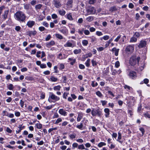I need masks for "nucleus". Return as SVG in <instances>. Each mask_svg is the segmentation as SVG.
<instances>
[{
	"label": "nucleus",
	"mask_w": 150,
	"mask_h": 150,
	"mask_svg": "<svg viewBox=\"0 0 150 150\" xmlns=\"http://www.w3.org/2000/svg\"><path fill=\"white\" fill-rule=\"evenodd\" d=\"M49 80L52 82H56L58 80V79L57 78L55 77L54 76H50Z\"/></svg>",
	"instance_id": "16"
},
{
	"label": "nucleus",
	"mask_w": 150,
	"mask_h": 150,
	"mask_svg": "<svg viewBox=\"0 0 150 150\" xmlns=\"http://www.w3.org/2000/svg\"><path fill=\"white\" fill-rule=\"evenodd\" d=\"M91 114L93 116L97 115L100 116L102 114V111L100 108H98L96 109L93 108L91 111Z\"/></svg>",
	"instance_id": "4"
},
{
	"label": "nucleus",
	"mask_w": 150,
	"mask_h": 150,
	"mask_svg": "<svg viewBox=\"0 0 150 150\" xmlns=\"http://www.w3.org/2000/svg\"><path fill=\"white\" fill-rule=\"evenodd\" d=\"M93 16H90L86 18V20L88 22H91L93 20Z\"/></svg>",
	"instance_id": "30"
},
{
	"label": "nucleus",
	"mask_w": 150,
	"mask_h": 150,
	"mask_svg": "<svg viewBox=\"0 0 150 150\" xmlns=\"http://www.w3.org/2000/svg\"><path fill=\"white\" fill-rule=\"evenodd\" d=\"M61 88V86L60 85H58L57 86H54L53 88V89L54 91H59L60 90Z\"/></svg>",
	"instance_id": "34"
},
{
	"label": "nucleus",
	"mask_w": 150,
	"mask_h": 150,
	"mask_svg": "<svg viewBox=\"0 0 150 150\" xmlns=\"http://www.w3.org/2000/svg\"><path fill=\"white\" fill-rule=\"evenodd\" d=\"M82 45L84 46H86L88 43V41L87 40H83L82 41Z\"/></svg>",
	"instance_id": "26"
},
{
	"label": "nucleus",
	"mask_w": 150,
	"mask_h": 150,
	"mask_svg": "<svg viewBox=\"0 0 150 150\" xmlns=\"http://www.w3.org/2000/svg\"><path fill=\"white\" fill-rule=\"evenodd\" d=\"M55 36L57 38L60 40H62L63 39V36L62 35H61L59 34L56 33L55 34Z\"/></svg>",
	"instance_id": "27"
},
{
	"label": "nucleus",
	"mask_w": 150,
	"mask_h": 150,
	"mask_svg": "<svg viewBox=\"0 0 150 150\" xmlns=\"http://www.w3.org/2000/svg\"><path fill=\"white\" fill-rule=\"evenodd\" d=\"M84 33L86 35H89L90 33L88 30H84Z\"/></svg>",
	"instance_id": "56"
},
{
	"label": "nucleus",
	"mask_w": 150,
	"mask_h": 150,
	"mask_svg": "<svg viewBox=\"0 0 150 150\" xmlns=\"http://www.w3.org/2000/svg\"><path fill=\"white\" fill-rule=\"evenodd\" d=\"M120 66V63L118 61H117L115 63V66L116 68Z\"/></svg>",
	"instance_id": "60"
},
{
	"label": "nucleus",
	"mask_w": 150,
	"mask_h": 150,
	"mask_svg": "<svg viewBox=\"0 0 150 150\" xmlns=\"http://www.w3.org/2000/svg\"><path fill=\"white\" fill-rule=\"evenodd\" d=\"M139 129L142 133V136H143L145 132V130L142 127H140L139 128Z\"/></svg>",
	"instance_id": "51"
},
{
	"label": "nucleus",
	"mask_w": 150,
	"mask_h": 150,
	"mask_svg": "<svg viewBox=\"0 0 150 150\" xmlns=\"http://www.w3.org/2000/svg\"><path fill=\"white\" fill-rule=\"evenodd\" d=\"M42 24L45 27H49V24L46 21L43 22Z\"/></svg>",
	"instance_id": "54"
},
{
	"label": "nucleus",
	"mask_w": 150,
	"mask_h": 150,
	"mask_svg": "<svg viewBox=\"0 0 150 150\" xmlns=\"http://www.w3.org/2000/svg\"><path fill=\"white\" fill-rule=\"evenodd\" d=\"M37 128L38 129H41L42 127V125L40 123H36L35 125Z\"/></svg>",
	"instance_id": "32"
},
{
	"label": "nucleus",
	"mask_w": 150,
	"mask_h": 150,
	"mask_svg": "<svg viewBox=\"0 0 150 150\" xmlns=\"http://www.w3.org/2000/svg\"><path fill=\"white\" fill-rule=\"evenodd\" d=\"M78 146V144L76 143H74L72 144V147L73 149L77 147Z\"/></svg>",
	"instance_id": "59"
},
{
	"label": "nucleus",
	"mask_w": 150,
	"mask_h": 150,
	"mask_svg": "<svg viewBox=\"0 0 150 150\" xmlns=\"http://www.w3.org/2000/svg\"><path fill=\"white\" fill-rule=\"evenodd\" d=\"M129 100L131 101V102H132L134 103L135 101L134 98L132 96H129Z\"/></svg>",
	"instance_id": "47"
},
{
	"label": "nucleus",
	"mask_w": 150,
	"mask_h": 150,
	"mask_svg": "<svg viewBox=\"0 0 150 150\" xmlns=\"http://www.w3.org/2000/svg\"><path fill=\"white\" fill-rule=\"evenodd\" d=\"M91 85L93 87H95L97 86L98 85V84L96 82L95 83L94 81H93L92 82Z\"/></svg>",
	"instance_id": "52"
},
{
	"label": "nucleus",
	"mask_w": 150,
	"mask_h": 150,
	"mask_svg": "<svg viewBox=\"0 0 150 150\" xmlns=\"http://www.w3.org/2000/svg\"><path fill=\"white\" fill-rule=\"evenodd\" d=\"M78 149H84L86 150H88V149H85L84 146L83 144L79 145L78 146Z\"/></svg>",
	"instance_id": "29"
},
{
	"label": "nucleus",
	"mask_w": 150,
	"mask_h": 150,
	"mask_svg": "<svg viewBox=\"0 0 150 150\" xmlns=\"http://www.w3.org/2000/svg\"><path fill=\"white\" fill-rule=\"evenodd\" d=\"M121 36V35H118L117 38L114 40V41L116 42H118L119 39L120 38Z\"/></svg>",
	"instance_id": "57"
},
{
	"label": "nucleus",
	"mask_w": 150,
	"mask_h": 150,
	"mask_svg": "<svg viewBox=\"0 0 150 150\" xmlns=\"http://www.w3.org/2000/svg\"><path fill=\"white\" fill-rule=\"evenodd\" d=\"M87 13L85 14L86 16L89 15L94 14L96 12L95 9L92 6H90L88 7L86 10Z\"/></svg>",
	"instance_id": "6"
},
{
	"label": "nucleus",
	"mask_w": 150,
	"mask_h": 150,
	"mask_svg": "<svg viewBox=\"0 0 150 150\" xmlns=\"http://www.w3.org/2000/svg\"><path fill=\"white\" fill-rule=\"evenodd\" d=\"M104 111L105 113V117H108L110 115L109 109L108 108H105L104 109Z\"/></svg>",
	"instance_id": "18"
},
{
	"label": "nucleus",
	"mask_w": 150,
	"mask_h": 150,
	"mask_svg": "<svg viewBox=\"0 0 150 150\" xmlns=\"http://www.w3.org/2000/svg\"><path fill=\"white\" fill-rule=\"evenodd\" d=\"M92 54L90 52L88 54H86L84 56V57L86 58H88V57H91L92 56Z\"/></svg>",
	"instance_id": "41"
},
{
	"label": "nucleus",
	"mask_w": 150,
	"mask_h": 150,
	"mask_svg": "<svg viewBox=\"0 0 150 150\" xmlns=\"http://www.w3.org/2000/svg\"><path fill=\"white\" fill-rule=\"evenodd\" d=\"M21 29V27L19 26H17L15 28V30L17 31H19Z\"/></svg>",
	"instance_id": "64"
},
{
	"label": "nucleus",
	"mask_w": 150,
	"mask_h": 150,
	"mask_svg": "<svg viewBox=\"0 0 150 150\" xmlns=\"http://www.w3.org/2000/svg\"><path fill=\"white\" fill-rule=\"evenodd\" d=\"M92 42H95L96 41L97 39L94 36H92L90 37Z\"/></svg>",
	"instance_id": "33"
},
{
	"label": "nucleus",
	"mask_w": 150,
	"mask_h": 150,
	"mask_svg": "<svg viewBox=\"0 0 150 150\" xmlns=\"http://www.w3.org/2000/svg\"><path fill=\"white\" fill-rule=\"evenodd\" d=\"M78 116L77 118V122H79L81 120V119L83 118V114L82 113H78Z\"/></svg>",
	"instance_id": "15"
},
{
	"label": "nucleus",
	"mask_w": 150,
	"mask_h": 150,
	"mask_svg": "<svg viewBox=\"0 0 150 150\" xmlns=\"http://www.w3.org/2000/svg\"><path fill=\"white\" fill-rule=\"evenodd\" d=\"M59 31L61 33H62L64 35H67L68 34V31L66 29H63L62 30H60Z\"/></svg>",
	"instance_id": "23"
},
{
	"label": "nucleus",
	"mask_w": 150,
	"mask_h": 150,
	"mask_svg": "<svg viewBox=\"0 0 150 150\" xmlns=\"http://www.w3.org/2000/svg\"><path fill=\"white\" fill-rule=\"evenodd\" d=\"M90 59H88L86 62H85V64L88 67H89L90 66Z\"/></svg>",
	"instance_id": "36"
},
{
	"label": "nucleus",
	"mask_w": 150,
	"mask_h": 150,
	"mask_svg": "<svg viewBox=\"0 0 150 150\" xmlns=\"http://www.w3.org/2000/svg\"><path fill=\"white\" fill-rule=\"evenodd\" d=\"M68 40L66 43L64 44V46L65 47H71L73 48L76 46V43L75 41L73 40Z\"/></svg>",
	"instance_id": "7"
},
{
	"label": "nucleus",
	"mask_w": 150,
	"mask_h": 150,
	"mask_svg": "<svg viewBox=\"0 0 150 150\" xmlns=\"http://www.w3.org/2000/svg\"><path fill=\"white\" fill-rule=\"evenodd\" d=\"M119 50V49H117L116 47H114L112 49V52L115 53V55L116 56L118 55Z\"/></svg>",
	"instance_id": "17"
},
{
	"label": "nucleus",
	"mask_w": 150,
	"mask_h": 150,
	"mask_svg": "<svg viewBox=\"0 0 150 150\" xmlns=\"http://www.w3.org/2000/svg\"><path fill=\"white\" fill-rule=\"evenodd\" d=\"M106 145V144L105 142H101L98 143V146L100 148L102 147L103 146Z\"/></svg>",
	"instance_id": "28"
},
{
	"label": "nucleus",
	"mask_w": 150,
	"mask_h": 150,
	"mask_svg": "<svg viewBox=\"0 0 150 150\" xmlns=\"http://www.w3.org/2000/svg\"><path fill=\"white\" fill-rule=\"evenodd\" d=\"M57 129V127H54L53 128H50L48 130V132L49 133H50L53 130H55Z\"/></svg>",
	"instance_id": "49"
},
{
	"label": "nucleus",
	"mask_w": 150,
	"mask_h": 150,
	"mask_svg": "<svg viewBox=\"0 0 150 150\" xmlns=\"http://www.w3.org/2000/svg\"><path fill=\"white\" fill-rule=\"evenodd\" d=\"M62 121V120L61 118H58L57 120L55 121L54 123L55 124H57L59 122H61Z\"/></svg>",
	"instance_id": "39"
},
{
	"label": "nucleus",
	"mask_w": 150,
	"mask_h": 150,
	"mask_svg": "<svg viewBox=\"0 0 150 150\" xmlns=\"http://www.w3.org/2000/svg\"><path fill=\"white\" fill-rule=\"evenodd\" d=\"M96 95L99 97H101L103 96V95L99 91H98L96 92Z\"/></svg>",
	"instance_id": "40"
},
{
	"label": "nucleus",
	"mask_w": 150,
	"mask_h": 150,
	"mask_svg": "<svg viewBox=\"0 0 150 150\" xmlns=\"http://www.w3.org/2000/svg\"><path fill=\"white\" fill-rule=\"evenodd\" d=\"M146 42L144 40H142L140 41V43L138 47L139 48L143 47L146 45Z\"/></svg>",
	"instance_id": "10"
},
{
	"label": "nucleus",
	"mask_w": 150,
	"mask_h": 150,
	"mask_svg": "<svg viewBox=\"0 0 150 150\" xmlns=\"http://www.w3.org/2000/svg\"><path fill=\"white\" fill-rule=\"evenodd\" d=\"M69 93H68L64 92L63 95V98H64L66 99L67 97V95Z\"/></svg>",
	"instance_id": "63"
},
{
	"label": "nucleus",
	"mask_w": 150,
	"mask_h": 150,
	"mask_svg": "<svg viewBox=\"0 0 150 150\" xmlns=\"http://www.w3.org/2000/svg\"><path fill=\"white\" fill-rule=\"evenodd\" d=\"M8 88L10 90H13V85L11 84H10L8 87Z\"/></svg>",
	"instance_id": "55"
},
{
	"label": "nucleus",
	"mask_w": 150,
	"mask_h": 150,
	"mask_svg": "<svg viewBox=\"0 0 150 150\" xmlns=\"http://www.w3.org/2000/svg\"><path fill=\"white\" fill-rule=\"evenodd\" d=\"M91 62L92 63V66H95L97 64V63L96 61L94 60L93 59L92 60Z\"/></svg>",
	"instance_id": "46"
},
{
	"label": "nucleus",
	"mask_w": 150,
	"mask_h": 150,
	"mask_svg": "<svg viewBox=\"0 0 150 150\" xmlns=\"http://www.w3.org/2000/svg\"><path fill=\"white\" fill-rule=\"evenodd\" d=\"M134 50V45H129L126 47L125 50V52L128 54L132 53Z\"/></svg>",
	"instance_id": "3"
},
{
	"label": "nucleus",
	"mask_w": 150,
	"mask_h": 150,
	"mask_svg": "<svg viewBox=\"0 0 150 150\" xmlns=\"http://www.w3.org/2000/svg\"><path fill=\"white\" fill-rule=\"evenodd\" d=\"M109 38V37L108 35H105L104 36L103 38H100V40H102L103 39L105 40H107Z\"/></svg>",
	"instance_id": "44"
},
{
	"label": "nucleus",
	"mask_w": 150,
	"mask_h": 150,
	"mask_svg": "<svg viewBox=\"0 0 150 150\" xmlns=\"http://www.w3.org/2000/svg\"><path fill=\"white\" fill-rule=\"evenodd\" d=\"M55 45V42L53 40H52L50 42L46 43V47L48 48H50L51 46L54 45Z\"/></svg>",
	"instance_id": "11"
},
{
	"label": "nucleus",
	"mask_w": 150,
	"mask_h": 150,
	"mask_svg": "<svg viewBox=\"0 0 150 150\" xmlns=\"http://www.w3.org/2000/svg\"><path fill=\"white\" fill-rule=\"evenodd\" d=\"M59 112L61 115L65 116L67 115V112H66L63 109H61L59 110Z\"/></svg>",
	"instance_id": "14"
},
{
	"label": "nucleus",
	"mask_w": 150,
	"mask_h": 150,
	"mask_svg": "<svg viewBox=\"0 0 150 150\" xmlns=\"http://www.w3.org/2000/svg\"><path fill=\"white\" fill-rule=\"evenodd\" d=\"M68 60L70 61H72V62H71L70 63L72 65H73L76 61V59H74L72 58H69Z\"/></svg>",
	"instance_id": "22"
},
{
	"label": "nucleus",
	"mask_w": 150,
	"mask_h": 150,
	"mask_svg": "<svg viewBox=\"0 0 150 150\" xmlns=\"http://www.w3.org/2000/svg\"><path fill=\"white\" fill-rule=\"evenodd\" d=\"M35 22L32 21H29L28 22L27 25L29 28H31L34 25Z\"/></svg>",
	"instance_id": "13"
},
{
	"label": "nucleus",
	"mask_w": 150,
	"mask_h": 150,
	"mask_svg": "<svg viewBox=\"0 0 150 150\" xmlns=\"http://www.w3.org/2000/svg\"><path fill=\"white\" fill-rule=\"evenodd\" d=\"M60 98L55 95L52 92H50L48 100L50 102H52V100L55 101H57L59 100Z\"/></svg>",
	"instance_id": "2"
},
{
	"label": "nucleus",
	"mask_w": 150,
	"mask_h": 150,
	"mask_svg": "<svg viewBox=\"0 0 150 150\" xmlns=\"http://www.w3.org/2000/svg\"><path fill=\"white\" fill-rule=\"evenodd\" d=\"M30 5L29 4H24V8L26 10L29 8Z\"/></svg>",
	"instance_id": "43"
},
{
	"label": "nucleus",
	"mask_w": 150,
	"mask_h": 150,
	"mask_svg": "<svg viewBox=\"0 0 150 150\" xmlns=\"http://www.w3.org/2000/svg\"><path fill=\"white\" fill-rule=\"evenodd\" d=\"M139 60V58H136V57L134 56L132 57L129 60V63L132 66L135 65L138 62Z\"/></svg>",
	"instance_id": "5"
},
{
	"label": "nucleus",
	"mask_w": 150,
	"mask_h": 150,
	"mask_svg": "<svg viewBox=\"0 0 150 150\" xmlns=\"http://www.w3.org/2000/svg\"><path fill=\"white\" fill-rule=\"evenodd\" d=\"M76 134H70L69 135V137L70 138V139H75L76 138Z\"/></svg>",
	"instance_id": "35"
},
{
	"label": "nucleus",
	"mask_w": 150,
	"mask_h": 150,
	"mask_svg": "<svg viewBox=\"0 0 150 150\" xmlns=\"http://www.w3.org/2000/svg\"><path fill=\"white\" fill-rule=\"evenodd\" d=\"M42 6V5L39 4L35 6V9L36 10H37L38 9H40L41 8Z\"/></svg>",
	"instance_id": "37"
},
{
	"label": "nucleus",
	"mask_w": 150,
	"mask_h": 150,
	"mask_svg": "<svg viewBox=\"0 0 150 150\" xmlns=\"http://www.w3.org/2000/svg\"><path fill=\"white\" fill-rule=\"evenodd\" d=\"M83 123L82 122H81L80 123V124L79 125H76V127L79 129H80L81 130H82L83 129Z\"/></svg>",
	"instance_id": "31"
},
{
	"label": "nucleus",
	"mask_w": 150,
	"mask_h": 150,
	"mask_svg": "<svg viewBox=\"0 0 150 150\" xmlns=\"http://www.w3.org/2000/svg\"><path fill=\"white\" fill-rule=\"evenodd\" d=\"M28 35L31 36L32 35H35L36 34V32L35 31H30L28 32Z\"/></svg>",
	"instance_id": "19"
},
{
	"label": "nucleus",
	"mask_w": 150,
	"mask_h": 150,
	"mask_svg": "<svg viewBox=\"0 0 150 150\" xmlns=\"http://www.w3.org/2000/svg\"><path fill=\"white\" fill-rule=\"evenodd\" d=\"M81 52V49H75L73 51L74 53L75 54H80Z\"/></svg>",
	"instance_id": "24"
},
{
	"label": "nucleus",
	"mask_w": 150,
	"mask_h": 150,
	"mask_svg": "<svg viewBox=\"0 0 150 150\" xmlns=\"http://www.w3.org/2000/svg\"><path fill=\"white\" fill-rule=\"evenodd\" d=\"M3 115V116H8L9 113L6 110H4L2 112Z\"/></svg>",
	"instance_id": "42"
},
{
	"label": "nucleus",
	"mask_w": 150,
	"mask_h": 150,
	"mask_svg": "<svg viewBox=\"0 0 150 150\" xmlns=\"http://www.w3.org/2000/svg\"><path fill=\"white\" fill-rule=\"evenodd\" d=\"M79 67L80 69H84L85 68V67L84 65L81 64H79Z\"/></svg>",
	"instance_id": "61"
},
{
	"label": "nucleus",
	"mask_w": 150,
	"mask_h": 150,
	"mask_svg": "<svg viewBox=\"0 0 150 150\" xmlns=\"http://www.w3.org/2000/svg\"><path fill=\"white\" fill-rule=\"evenodd\" d=\"M14 16L16 20L22 22L25 21L26 18L25 14L21 11H18L16 12L14 14Z\"/></svg>",
	"instance_id": "1"
},
{
	"label": "nucleus",
	"mask_w": 150,
	"mask_h": 150,
	"mask_svg": "<svg viewBox=\"0 0 150 150\" xmlns=\"http://www.w3.org/2000/svg\"><path fill=\"white\" fill-rule=\"evenodd\" d=\"M9 12L8 10H6L5 11L2 15V17L4 20H5L7 18L8 13Z\"/></svg>",
	"instance_id": "12"
},
{
	"label": "nucleus",
	"mask_w": 150,
	"mask_h": 150,
	"mask_svg": "<svg viewBox=\"0 0 150 150\" xmlns=\"http://www.w3.org/2000/svg\"><path fill=\"white\" fill-rule=\"evenodd\" d=\"M128 75L129 78L132 79H135L137 77L136 72L133 71H130Z\"/></svg>",
	"instance_id": "8"
},
{
	"label": "nucleus",
	"mask_w": 150,
	"mask_h": 150,
	"mask_svg": "<svg viewBox=\"0 0 150 150\" xmlns=\"http://www.w3.org/2000/svg\"><path fill=\"white\" fill-rule=\"evenodd\" d=\"M137 38L133 36L130 38L129 42H136L137 41Z\"/></svg>",
	"instance_id": "25"
},
{
	"label": "nucleus",
	"mask_w": 150,
	"mask_h": 150,
	"mask_svg": "<svg viewBox=\"0 0 150 150\" xmlns=\"http://www.w3.org/2000/svg\"><path fill=\"white\" fill-rule=\"evenodd\" d=\"M117 10V9L116 8V7L115 6H113L112 7H111L109 11H110L111 12H112L114 11H115Z\"/></svg>",
	"instance_id": "45"
},
{
	"label": "nucleus",
	"mask_w": 150,
	"mask_h": 150,
	"mask_svg": "<svg viewBox=\"0 0 150 150\" xmlns=\"http://www.w3.org/2000/svg\"><path fill=\"white\" fill-rule=\"evenodd\" d=\"M96 34L98 36H100L103 35V33L101 32L97 31L96 32Z\"/></svg>",
	"instance_id": "48"
},
{
	"label": "nucleus",
	"mask_w": 150,
	"mask_h": 150,
	"mask_svg": "<svg viewBox=\"0 0 150 150\" xmlns=\"http://www.w3.org/2000/svg\"><path fill=\"white\" fill-rule=\"evenodd\" d=\"M67 18L70 20L72 21L73 20V18L72 17V14L71 13H69L67 15Z\"/></svg>",
	"instance_id": "20"
},
{
	"label": "nucleus",
	"mask_w": 150,
	"mask_h": 150,
	"mask_svg": "<svg viewBox=\"0 0 150 150\" xmlns=\"http://www.w3.org/2000/svg\"><path fill=\"white\" fill-rule=\"evenodd\" d=\"M53 2V4L56 8H58L61 6L62 5L58 0H54Z\"/></svg>",
	"instance_id": "9"
},
{
	"label": "nucleus",
	"mask_w": 150,
	"mask_h": 150,
	"mask_svg": "<svg viewBox=\"0 0 150 150\" xmlns=\"http://www.w3.org/2000/svg\"><path fill=\"white\" fill-rule=\"evenodd\" d=\"M52 17V18L55 19H56L57 18L58 16L57 15H56V14L54 13L52 15H51Z\"/></svg>",
	"instance_id": "58"
},
{
	"label": "nucleus",
	"mask_w": 150,
	"mask_h": 150,
	"mask_svg": "<svg viewBox=\"0 0 150 150\" xmlns=\"http://www.w3.org/2000/svg\"><path fill=\"white\" fill-rule=\"evenodd\" d=\"M84 29L83 28L81 29H79L78 30V32L79 34L82 35L83 34V33L84 32Z\"/></svg>",
	"instance_id": "38"
},
{
	"label": "nucleus",
	"mask_w": 150,
	"mask_h": 150,
	"mask_svg": "<svg viewBox=\"0 0 150 150\" xmlns=\"http://www.w3.org/2000/svg\"><path fill=\"white\" fill-rule=\"evenodd\" d=\"M124 88L125 89H127L128 90H131L132 89V88L129 86L125 85L124 86Z\"/></svg>",
	"instance_id": "53"
},
{
	"label": "nucleus",
	"mask_w": 150,
	"mask_h": 150,
	"mask_svg": "<svg viewBox=\"0 0 150 150\" xmlns=\"http://www.w3.org/2000/svg\"><path fill=\"white\" fill-rule=\"evenodd\" d=\"M5 6H1L0 7V16H1L2 11L5 8Z\"/></svg>",
	"instance_id": "50"
},
{
	"label": "nucleus",
	"mask_w": 150,
	"mask_h": 150,
	"mask_svg": "<svg viewBox=\"0 0 150 150\" xmlns=\"http://www.w3.org/2000/svg\"><path fill=\"white\" fill-rule=\"evenodd\" d=\"M140 34L139 32H136L135 33L134 35V36L135 37H136L137 38H138Z\"/></svg>",
	"instance_id": "62"
},
{
	"label": "nucleus",
	"mask_w": 150,
	"mask_h": 150,
	"mask_svg": "<svg viewBox=\"0 0 150 150\" xmlns=\"http://www.w3.org/2000/svg\"><path fill=\"white\" fill-rule=\"evenodd\" d=\"M58 12L59 14L62 16L64 15L66 13V11L63 9L62 10H58Z\"/></svg>",
	"instance_id": "21"
}]
</instances>
